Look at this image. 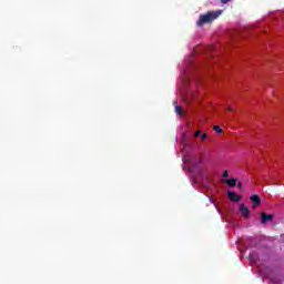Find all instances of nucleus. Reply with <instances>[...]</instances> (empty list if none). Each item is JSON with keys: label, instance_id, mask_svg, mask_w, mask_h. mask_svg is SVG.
I'll use <instances>...</instances> for the list:
<instances>
[{"label": "nucleus", "instance_id": "1", "mask_svg": "<svg viewBox=\"0 0 284 284\" xmlns=\"http://www.w3.org/2000/svg\"><path fill=\"white\" fill-rule=\"evenodd\" d=\"M222 13L223 11L219 10V11H209L204 14H201L199 20L196 21V26L199 28H203L205 23H212L213 21H216V18L221 17Z\"/></svg>", "mask_w": 284, "mask_h": 284}, {"label": "nucleus", "instance_id": "14", "mask_svg": "<svg viewBox=\"0 0 284 284\" xmlns=\"http://www.w3.org/2000/svg\"><path fill=\"white\" fill-rule=\"evenodd\" d=\"M221 3H230V0H221Z\"/></svg>", "mask_w": 284, "mask_h": 284}, {"label": "nucleus", "instance_id": "3", "mask_svg": "<svg viewBox=\"0 0 284 284\" xmlns=\"http://www.w3.org/2000/svg\"><path fill=\"white\" fill-rule=\"evenodd\" d=\"M226 196H229L230 201H232L233 203H239V201H241V195L236 194L233 191H227Z\"/></svg>", "mask_w": 284, "mask_h": 284}, {"label": "nucleus", "instance_id": "4", "mask_svg": "<svg viewBox=\"0 0 284 284\" xmlns=\"http://www.w3.org/2000/svg\"><path fill=\"white\" fill-rule=\"evenodd\" d=\"M240 212L242 214V216H244V219H250V207H247L245 204H241L240 205Z\"/></svg>", "mask_w": 284, "mask_h": 284}, {"label": "nucleus", "instance_id": "12", "mask_svg": "<svg viewBox=\"0 0 284 284\" xmlns=\"http://www.w3.org/2000/svg\"><path fill=\"white\" fill-rule=\"evenodd\" d=\"M201 139H202V141H205V140L207 139V134H206V133H203V134L201 135Z\"/></svg>", "mask_w": 284, "mask_h": 284}, {"label": "nucleus", "instance_id": "7", "mask_svg": "<svg viewBox=\"0 0 284 284\" xmlns=\"http://www.w3.org/2000/svg\"><path fill=\"white\" fill-rule=\"evenodd\" d=\"M175 112L179 116H183V108L181 105L175 106Z\"/></svg>", "mask_w": 284, "mask_h": 284}, {"label": "nucleus", "instance_id": "6", "mask_svg": "<svg viewBox=\"0 0 284 284\" xmlns=\"http://www.w3.org/2000/svg\"><path fill=\"white\" fill-rule=\"evenodd\" d=\"M236 179H229L225 180L224 183H226V185H229V187H236Z\"/></svg>", "mask_w": 284, "mask_h": 284}, {"label": "nucleus", "instance_id": "8", "mask_svg": "<svg viewBox=\"0 0 284 284\" xmlns=\"http://www.w3.org/2000/svg\"><path fill=\"white\" fill-rule=\"evenodd\" d=\"M201 163H203V159L197 158V162L191 161L190 165L192 168L193 165H201Z\"/></svg>", "mask_w": 284, "mask_h": 284}, {"label": "nucleus", "instance_id": "15", "mask_svg": "<svg viewBox=\"0 0 284 284\" xmlns=\"http://www.w3.org/2000/svg\"><path fill=\"white\" fill-rule=\"evenodd\" d=\"M234 109H232V106L229 108V112H233Z\"/></svg>", "mask_w": 284, "mask_h": 284}, {"label": "nucleus", "instance_id": "13", "mask_svg": "<svg viewBox=\"0 0 284 284\" xmlns=\"http://www.w3.org/2000/svg\"><path fill=\"white\" fill-rule=\"evenodd\" d=\"M237 187H239V190H243V182H239Z\"/></svg>", "mask_w": 284, "mask_h": 284}, {"label": "nucleus", "instance_id": "9", "mask_svg": "<svg viewBox=\"0 0 284 284\" xmlns=\"http://www.w3.org/2000/svg\"><path fill=\"white\" fill-rule=\"evenodd\" d=\"M213 130H214V132H217V134H223V129H221V126H219V125H214Z\"/></svg>", "mask_w": 284, "mask_h": 284}, {"label": "nucleus", "instance_id": "2", "mask_svg": "<svg viewBox=\"0 0 284 284\" xmlns=\"http://www.w3.org/2000/svg\"><path fill=\"white\" fill-rule=\"evenodd\" d=\"M261 216V224L265 225V223H272L274 221V215L273 214H267L265 212L260 213Z\"/></svg>", "mask_w": 284, "mask_h": 284}, {"label": "nucleus", "instance_id": "5", "mask_svg": "<svg viewBox=\"0 0 284 284\" xmlns=\"http://www.w3.org/2000/svg\"><path fill=\"white\" fill-rule=\"evenodd\" d=\"M251 201H253V207L261 205V197L257 194L252 195Z\"/></svg>", "mask_w": 284, "mask_h": 284}, {"label": "nucleus", "instance_id": "10", "mask_svg": "<svg viewBox=\"0 0 284 284\" xmlns=\"http://www.w3.org/2000/svg\"><path fill=\"white\" fill-rule=\"evenodd\" d=\"M222 176H223V179H227V176H230V172L229 171H224Z\"/></svg>", "mask_w": 284, "mask_h": 284}, {"label": "nucleus", "instance_id": "11", "mask_svg": "<svg viewBox=\"0 0 284 284\" xmlns=\"http://www.w3.org/2000/svg\"><path fill=\"white\" fill-rule=\"evenodd\" d=\"M193 136H195V138L201 136V131H200V130H197V131L193 134Z\"/></svg>", "mask_w": 284, "mask_h": 284}]
</instances>
